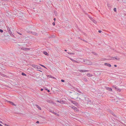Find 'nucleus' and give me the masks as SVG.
<instances>
[{"label":"nucleus","mask_w":126,"mask_h":126,"mask_svg":"<svg viewBox=\"0 0 126 126\" xmlns=\"http://www.w3.org/2000/svg\"><path fill=\"white\" fill-rule=\"evenodd\" d=\"M79 71L81 72H88L89 71V70H79Z\"/></svg>","instance_id":"nucleus-5"},{"label":"nucleus","mask_w":126,"mask_h":126,"mask_svg":"<svg viewBox=\"0 0 126 126\" xmlns=\"http://www.w3.org/2000/svg\"><path fill=\"white\" fill-rule=\"evenodd\" d=\"M92 53H93L94 54V55H97V54L96 53H95L94 52H92Z\"/></svg>","instance_id":"nucleus-30"},{"label":"nucleus","mask_w":126,"mask_h":126,"mask_svg":"<svg viewBox=\"0 0 126 126\" xmlns=\"http://www.w3.org/2000/svg\"><path fill=\"white\" fill-rule=\"evenodd\" d=\"M0 123H1L2 124H3V123L2 122H1V121H0Z\"/></svg>","instance_id":"nucleus-42"},{"label":"nucleus","mask_w":126,"mask_h":126,"mask_svg":"<svg viewBox=\"0 0 126 126\" xmlns=\"http://www.w3.org/2000/svg\"><path fill=\"white\" fill-rule=\"evenodd\" d=\"M53 20H55H55H56V19H55V18H54V19Z\"/></svg>","instance_id":"nucleus-46"},{"label":"nucleus","mask_w":126,"mask_h":126,"mask_svg":"<svg viewBox=\"0 0 126 126\" xmlns=\"http://www.w3.org/2000/svg\"><path fill=\"white\" fill-rule=\"evenodd\" d=\"M18 33L19 34H20V35H21V33Z\"/></svg>","instance_id":"nucleus-47"},{"label":"nucleus","mask_w":126,"mask_h":126,"mask_svg":"<svg viewBox=\"0 0 126 126\" xmlns=\"http://www.w3.org/2000/svg\"><path fill=\"white\" fill-rule=\"evenodd\" d=\"M111 113L112 114L113 116L116 117V115L114 114V113L112 111L111 112Z\"/></svg>","instance_id":"nucleus-17"},{"label":"nucleus","mask_w":126,"mask_h":126,"mask_svg":"<svg viewBox=\"0 0 126 126\" xmlns=\"http://www.w3.org/2000/svg\"><path fill=\"white\" fill-rule=\"evenodd\" d=\"M43 53L44 54H45L47 56H48L49 55V54H48V53L44 51L43 52Z\"/></svg>","instance_id":"nucleus-14"},{"label":"nucleus","mask_w":126,"mask_h":126,"mask_svg":"<svg viewBox=\"0 0 126 126\" xmlns=\"http://www.w3.org/2000/svg\"><path fill=\"white\" fill-rule=\"evenodd\" d=\"M45 89L46 90H47L48 92H49L50 91V90H48L47 88H45Z\"/></svg>","instance_id":"nucleus-25"},{"label":"nucleus","mask_w":126,"mask_h":126,"mask_svg":"<svg viewBox=\"0 0 126 126\" xmlns=\"http://www.w3.org/2000/svg\"><path fill=\"white\" fill-rule=\"evenodd\" d=\"M21 75H22L23 76H26V74L24 73H22L21 74Z\"/></svg>","instance_id":"nucleus-24"},{"label":"nucleus","mask_w":126,"mask_h":126,"mask_svg":"<svg viewBox=\"0 0 126 126\" xmlns=\"http://www.w3.org/2000/svg\"><path fill=\"white\" fill-rule=\"evenodd\" d=\"M87 75L88 77H91L93 75L92 74L90 73H88L87 74Z\"/></svg>","instance_id":"nucleus-12"},{"label":"nucleus","mask_w":126,"mask_h":126,"mask_svg":"<svg viewBox=\"0 0 126 126\" xmlns=\"http://www.w3.org/2000/svg\"><path fill=\"white\" fill-rule=\"evenodd\" d=\"M92 21L95 24H96L97 23V21L94 19Z\"/></svg>","instance_id":"nucleus-22"},{"label":"nucleus","mask_w":126,"mask_h":126,"mask_svg":"<svg viewBox=\"0 0 126 126\" xmlns=\"http://www.w3.org/2000/svg\"><path fill=\"white\" fill-rule=\"evenodd\" d=\"M43 89H41V91H42L43 90Z\"/></svg>","instance_id":"nucleus-43"},{"label":"nucleus","mask_w":126,"mask_h":126,"mask_svg":"<svg viewBox=\"0 0 126 126\" xmlns=\"http://www.w3.org/2000/svg\"><path fill=\"white\" fill-rule=\"evenodd\" d=\"M55 23L54 22H53L52 23V25L53 26H54L55 25Z\"/></svg>","instance_id":"nucleus-36"},{"label":"nucleus","mask_w":126,"mask_h":126,"mask_svg":"<svg viewBox=\"0 0 126 126\" xmlns=\"http://www.w3.org/2000/svg\"><path fill=\"white\" fill-rule=\"evenodd\" d=\"M7 29L9 33H11L12 32L9 28L8 27H7Z\"/></svg>","instance_id":"nucleus-7"},{"label":"nucleus","mask_w":126,"mask_h":126,"mask_svg":"<svg viewBox=\"0 0 126 126\" xmlns=\"http://www.w3.org/2000/svg\"><path fill=\"white\" fill-rule=\"evenodd\" d=\"M0 126H3L0 124Z\"/></svg>","instance_id":"nucleus-45"},{"label":"nucleus","mask_w":126,"mask_h":126,"mask_svg":"<svg viewBox=\"0 0 126 126\" xmlns=\"http://www.w3.org/2000/svg\"><path fill=\"white\" fill-rule=\"evenodd\" d=\"M0 75L1 76L3 77H5L6 76L4 74H2L1 72H0Z\"/></svg>","instance_id":"nucleus-9"},{"label":"nucleus","mask_w":126,"mask_h":126,"mask_svg":"<svg viewBox=\"0 0 126 126\" xmlns=\"http://www.w3.org/2000/svg\"><path fill=\"white\" fill-rule=\"evenodd\" d=\"M83 41H85V40H84Z\"/></svg>","instance_id":"nucleus-51"},{"label":"nucleus","mask_w":126,"mask_h":126,"mask_svg":"<svg viewBox=\"0 0 126 126\" xmlns=\"http://www.w3.org/2000/svg\"><path fill=\"white\" fill-rule=\"evenodd\" d=\"M54 13L55 16H57V13L55 11Z\"/></svg>","instance_id":"nucleus-29"},{"label":"nucleus","mask_w":126,"mask_h":126,"mask_svg":"<svg viewBox=\"0 0 126 126\" xmlns=\"http://www.w3.org/2000/svg\"><path fill=\"white\" fill-rule=\"evenodd\" d=\"M34 35H36V33H34Z\"/></svg>","instance_id":"nucleus-49"},{"label":"nucleus","mask_w":126,"mask_h":126,"mask_svg":"<svg viewBox=\"0 0 126 126\" xmlns=\"http://www.w3.org/2000/svg\"><path fill=\"white\" fill-rule=\"evenodd\" d=\"M40 65H41V66H42L44 67V68H46L44 66V65H42V64H40Z\"/></svg>","instance_id":"nucleus-31"},{"label":"nucleus","mask_w":126,"mask_h":126,"mask_svg":"<svg viewBox=\"0 0 126 126\" xmlns=\"http://www.w3.org/2000/svg\"><path fill=\"white\" fill-rule=\"evenodd\" d=\"M39 123V122L38 121H37L36 122V123Z\"/></svg>","instance_id":"nucleus-41"},{"label":"nucleus","mask_w":126,"mask_h":126,"mask_svg":"<svg viewBox=\"0 0 126 126\" xmlns=\"http://www.w3.org/2000/svg\"><path fill=\"white\" fill-rule=\"evenodd\" d=\"M49 111L53 113V111L52 110H49Z\"/></svg>","instance_id":"nucleus-33"},{"label":"nucleus","mask_w":126,"mask_h":126,"mask_svg":"<svg viewBox=\"0 0 126 126\" xmlns=\"http://www.w3.org/2000/svg\"><path fill=\"white\" fill-rule=\"evenodd\" d=\"M5 125L6 126H9L8 125H7V124H5Z\"/></svg>","instance_id":"nucleus-39"},{"label":"nucleus","mask_w":126,"mask_h":126,"mask_svg":"<svg viewBox=\"0 0 126 126\" xmlns=\"http://www.w3.org/2000/svg\"><path fill=\"white\" fill-rule=\"evenodd\" d=\"M61 81L62 82H64V80L63 79H62L61 80Z\"/></svg>","instance_id":"nucleus-38"},{"label":"nucleus","mask_w":126,"mask_h":126,"mask_svg":"<svg viewBox=\"0 0 126 126\" xmlns=\"http://www.w3.org/2000/svg\"><path fill=\"white\" fill-rule=\"evenodd\" d=\"M0 32H3V31L1 29H0Z\"/></svg>","instance_id":"nucleus-35"},{"label":"nucleus","mask_w":126,"mask_h":126,"mask_svg":"<svg viewBox=\"0 0 126 126\" xmlns=\"http://www.w3.org/2000/svg\"><path fill=\"white\" fill-rule=\"evenodd\" d=\"M8 102L9 103L11 104L12 105L14 106H15L16 105L13 102H11L10 101H8Z\"/></svg>","instance_id":"nucleus-11"},{"label":"nucleus","mask_w":126,"mask_h":126,"mask_svg":"<svg viewBox=\"0 0 126 126\" xmlns=\"http://www.w3.org/2000/svg\"><path fill=\"white\" fill-rule=\"evenodd\" d=\"M51 78H53V79H56V78H55L54 77H53V76H51Z\"/></svg>","instance_id":"nucleus-37"},{"label":"nucleus","mask_w":126,"mask_h":126,"mask_svg":"<svg viewBox=\"0 0 126 126\" xmlns=\"http://www.w3.org/2000/svg\"><path fill=\"white\" fill-rule=\"evenodd\" d=\"M57 101L61 104H63L64 103V102L63 101H59V100H57Z\"/></svg>","instance_id":"nucleus-13"},{"label":"nucleus","mask_w":126,"mask_h":126,"mask_svg":"<svg viewBox=\"0 0 126 126\" xmlns=\"http://www.w3.org/2000/svg\"><path fill=\"white\" fill-rule=\"evenodd\" d=\"M67 53L68 54L70 55H74L75 54V53H73L67 52Z\"/></svg>","instance_id":"nucleus-21"},{"label":"nucleus","mask_w":126,"mask_h":126,"mask_svg":"<svg viewBox=\"0 0 126 126\" xmlns=\"http://www.w3.org/2000/svg\"><path fill=\"white\" fill-rule=\"evenodd\" d=\"M112 87L113 88L115 89H117V87L115 85H113L112 86Z\"/></svg>","instance_id":"nucleus-18"},{"label":"nucleus","mask_w":126,"mask_h":126,"mask_svg":"<svg viewBox=\"0 0 126 126\" xmlns=\"http://www.w3.org/2000/svg\"><path fill=\"white\" fill-rule=\"evenodd\" d=\"M115 59L116 60H118V59H117V58L114 57H112L111 58V60H114Z\"/></svg>","instance_id":"nucleus-16"},{"label":"nucleus","mask_w":126,"mask_h":126,"mask_svg":"<svg viewBox=\"0 0 126 126\" xmlns=\"http://www.w3.org/2000/svg\"><path fill=\"white\" fill-rule=\"evenodd\" d=\"M106 89L107 90L109 91H112V89L110 88L107 87L106 88Z\"/></svg>","instance_id":"nucleus-8"},{"label":"nucleus","mask_w":126,"mask_h":126,"mask_svg":"<svg viewBox=\"0 0 126 126\" xmlns=\"http://www.w3.org/2000/svg\"><path fill=\"white\" fill-rule=\"evenodd\" d=\"M84 61L85 62V63L86 64L90 65L92 64L91 62H90L89 61L87 60H86L85 61Z\"/></svg>","instance_id":"nucleus-1"},{"label":"nucleus","mask_w":126,"mask_h":126,"mask_svg":"<svg viewBox=\"0 0 126 126\" xmlns=\"http://www.w3.org/2000/svg\"><path fill=\"white\" fill-rule=\"evenodd\" d=\"M79 93H81V92H79Z\"/></svg>","instance_id":"nucleus-50"},{"label":"nucleus","mask_w":126,"mask_h":126,"mask_svg":"<svg viewBox=\"0 0 126 126\" xmlns=\"http://www.w3.org/2000/svg\"><path fill=\"white\" fill-rule=\"evenodd\" d=\"M71 102L72 103L74 104L75 106H77L78 105V103L75 101L72 100L71 101Z\"/></svg>","instance_id":"nucleus-3"},{"label":"nucleus","mask_w":126,"mask_h":126,"mask_svg":"<svg viewBox=\"0 0 126 126\" xmlns=\"http://www.w3.org/2000/svg\"><path fill=\"white\" fill-rule=\"evenodd\" d=\"M64 51H67V50L66 49H65L64 50Z\"/></svg>","instance_id":"nucleus-48"},{"label":"nucleus","mask_w":126,"mask_h":126,"mask_svg":"<svg viewBox=\"0 0 126 126\" xmlns=\"http://www.w3.org/2000/svg\"><path fill=\"white\" fill-rule=\"evenodd\" d=\"M104 65H105L107 66L108 67H110L111 66V64L109 63H105L104 64Z\"/></svg>","instance_id":"nucleus-6"},{"label":"nucleus","mask_w":126,"mask_h":126,"mask_svg":"<svg viewBox=\"0 0 126 126\" xmlns=\"http://www.w3.org/2000/svg\"><path fill=\"white\" fill-rule=\"evenodd\" d=\"M107 6H108V7H110V5L109 4H107Z\"/></svg>","instance_id":"nucleus-34"},{"label":"nucleus","mask_w":126,"mask_h":126,"mask_svg":"<svg viewBox=\"0 0 126 126\" xmlns=\"http://www.w3.org/2000/svg\"><path fill=\"white\" fill-rule=\"evenodd\" d=\"M32 66L34 68L36 67L37 66L34 64H33L32 65Z\"/></svg>","instance_id":"nucleus-26"},{"label":"nucleus","mask_w":126,"mask_h":126,"mask_svg":"<svg viewBox=\"0 0 126 126\" xmlns=\"http://www.w3.org/2000/svg\"><path fill=\"white\" fill-rule=\"evenodd\" d=\"M36 106L39 109V110H41V109L40 107L38 105H36Z\"/></svg>","instance_id":"nucleus-15"},{"label":"nucleus","mask_w":126,"mask_h":126,"mask_svg":"<svg viewBox=\"0 0 126 126\" xmlns=\"http://www.w3.org/2000/svg\"><path fill=\"white\" fill-rule=\"evenodd\" d=\"M89 18H90V20H91L92 21H93V20H94V19H93V18L92 17H91L90 16H89Z\"/></svg>","instance_id":"nucleus-23"},{"label":"nucleus","mask_w":126,"mask_h":126,"mask_svg":"<svg viewBox=\"0 0 126 126\" xmlns=\"http://www.w3.org/2000/svg\"><path fill=\"white\" fill-rule=\"evenodd\" d=\"M116 90H117L119 92H120L121 91L120 89L118 88H117Z\"/></svg>","instance_id":"nucleus-28"},{"label":"nucleus","mask_w":126,"mask_h":126,"mask_svg":"<svg viewBox=\"0 0 126 126\" xmlns=\"http://www.w3.org/2000/svg\"><path fill=\"white\" fill-rule=\"evenodd\" d=\"M116 8H114V10L115 12L116 11Z\"/></svg>","instance_id":"nucleus-32"},{"label":"nucleus","mask_w":126,"mask_h":126,"mask_svg":"<svg viewBox=\"0 0 126 126\" xmlns=\"http://www.w3.org/2000/svg\"><path fill=\"white\" fill-rule=\"evenodd\" d=\"M98 32L99 33H101V30H99V31H98Z\"/></svg>","instance_id":"nucleus-40"},{"label":"nucleus","mask_w":126,"mask_h":126,"mask_svg":"<svg viewBox=\"0 0 126 126\" xmlns=\"http://www.w3.org/2000/svg\"><path fill=\"white\" fill-rule=\"evenodd\" d=\"M82 80L85 82H87L88 81L87 79L85 78H83L82 79Z\"/></svg>","instance_id":"nucleus-10"},{"label":"nucleus","mask_w":126,"mask_h":126,"mask_svg":"<svg viewBox=\"0 0 126 126\" xmlns=\"http://www.w3.org/2000/svg\"><path fill=\"white\" fill-rule=\"evenodd\" d=\"M114 66L115 67H117V65H114Z\"/></svg>","instance_id":"nucleus-44"},{"label":"nucleus","mask_w":126,"mask_h":126,"mask_svg":"<svg viewBox=\"0 0 126 126\" xmlns=\"http://www.w3.org/2000/svg\"><path fill=\"white\" fill-rule=\"evenodd\" d=\"M53 113L54 114L56 115L57 116H59V114H58L55 112H54Z\"/></svg>","instance_id":"nucleus-19"},{"label":"nucleus","mask_w":126,"mask_h":126,"mask_svg":"<svg viewBox=\"0 0 126 126\" xmlns=\"http://www.w3.org/2000/svg\"><path fill=\"white\" fill-rule=\"evenodd\" d=\"M21 49L22 50H25V51H29L30 50L29 48H27L23 47H22L21 48Z\"/></svg>","instance_id":"nucleus-4"},{"label":"nucleus","mask_w":126,"mask_h":126,"mask_svg":"<svg viewBox=\"0 0 126 126\" xmlns=\"http://www.w3.org/2000/svg\"><path fill=\"white\" fill-rule=\"evenodd\" d=\"M71 59L73 62H76V63H77V61H75V60H74L73 59Z\"/></svg>","instance_id":"nucleus-27"},{"label":"nucleus","mask_w":126,"mask_h":126,"mask_svg":"<svg viewBox=\"0 0 126 126\" xmlns=\"http://www.w3.org/2000/svg\"><path fill=\"white\" fill-rule=\"evenodd\" d=\"M9 34H10V35L12 37H14V36L13 34L12 33V32L11 33H9Z\"/></svg>","instance_id":"nucleus-20"},{"label":"nucleus","mask_w":126,"mask_h":126,"mask_svg":"<svg viewBox=\"0 0 126 126\" xmlns=\"http://www.w3.org/2000/svg\"><path fill=\"white\" fill-rule=\"evenodd\" d=\"M71 108H72L75 111H78V109L77 108H76V107H74V106H69Z\"/></svg>","instance_id":"nucleus-2"}]
</instances>
